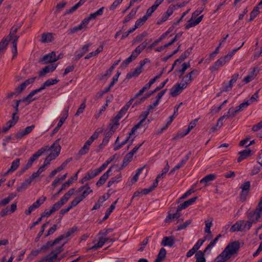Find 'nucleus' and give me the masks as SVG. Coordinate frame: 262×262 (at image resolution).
Segmentation results:
<instances>
[{
	"mask_svg": "<svg viewBox=\"0 0 262 262\" xmlns=\"http://www.w3.org/2000/svg\"><path fill=\"white\" fill-rule=\"evenodd\" d=\"M105 243V241L104 239H103V237L102 236L99 237V241L97 242V243L90 247L89 249L96 250L98 248H101L104 245Z\"/></svg>",
	"mask_w": 262,
	"mask_h": 262,
	"instance_id": "4c0bfd02",
	"label": "nucleus"
},
{
	"mask_svg": "<svg viewBox=\"0 0 262 262\" xmlns=\"http://www.w3.org/2000/svg\"><path fill=\"white\" fill-rule=\"evenodd\" d=\"M251 103L249 102V101H247L241 103L235 110L231 108V112L230 113L231 117H234L237 113L243 111Z\"/></svg>",
	"mask_w": 262,
	"mask_h": 262,
	"instance_id": "6ab92c4d",
	"label": "nucleus"
},
{
	"mask_svg": "<svg viewBox=\"0 0 262 262\" xmlns=\"http://www.w3.org/2000/svg\"><path fill=\"white\" fill-rule=\"evenodd\" d=\"M244 45V42H243L241 46L236 49H233L232 51L229 52L228 54L225 56V58L229 61L231 57L235 54V53Z\"/></svg>",
	"mask_w": 262,
	"mask_h": 262,
	"instance_id": "4d7b16f0",
	"label": "nucleus"
},
{
	"mask_svg": "<svg viewBox=\"0 0 262 262\" xmlns=\"http://www.w3.org/2000/svg\"><path fill=\"white\" fill-rule=\"evenodd\" d=\"M193 17L192 16L191 18L188 20V24L185 25V29H189V28L193 27L198 25L202 21L203 18V15L199 16L195 19H193Z\"/></svg>",
	"mask_w": 262,
	"mask_h": 262,
	"instance_id": "4be33fe9",
	"label": "nucleus"
},
{
	"mask_svg": "<svg viewBox=\"0 0 262 262\" xmlns=\"http://www.w3.org/2000/svg\"><path fill=\"white\" fill-rule=\"evenodd\" d=\"M57 66L56 64L52 63L45 67L39 72V77H44L47 73L53 72L57 68Z\"/></svg>",
	"mask_w": 262,
	"mask_h": 262,
	"instance_id": "a211bd4d",
	"label": "nucleus"
},
{
	"mask_svg": "<svg viewBox=\"0 0 262 262\" xmlns=\"http://www.w3.org/2000/svg\"><path fill=\"white\" fill-rule=\"evenodd\" d=\"M47 147H42L40 149L38 150L34 154H33L31 158L28 160L27 164L22 168L20 174L23 173L26 170L31 167L33 162L39 157L45 151H47Z\"/></svg>",
	"mask_w": 262,
	"mask_h": 262,
	"instance_id": "20e7f679",
	"label": "nucleus"
},
{
	"mask_svg": "<svg viewBox=\"0 0 262 262\" xmlns=\"http://www.w3.org/2000/svg\"><path fill=\"white\" fill-rule=\"evenodd\" d=\"M250 188V182L249 181H246L244 182L240 187L242 191L241 193V199L243 201L246 200V196L249 193Z\"/></svg>",
	"mask_w": 262,
	"mask_h": 262,
	"instance_id": "4468645a",
	"label": "nucleus"
},
{
	"mask_svg": "<svg viewBox=\"0 0 262 262\" xmlns=\"http://www.w3.org/2000/svg\"><path fill=\"white\" fill-rule=\"evenodd\" d=\"M174 243L175 241L173 236H165L162 241L161 244L164 246L171 247Z\"/></svg>",
	"mask_w": 262,
	"mask_h": 262,
	"instance_id": "a878e982",
	"label": "nucleus"
},
{
	"mask_svg": "<svg viewBox=\"0 0 262 262\" xmlns=\"http://www.w3.org/2000/svg\"><path fill=\"white\" fill-rule=\"evenodd\" d=\"M143 168H144V167L138 168L136 170V174H135V176L133 177V178L132 179V182L133 183H135V182H136L138 181L139 176L140 174V173H141V171H142V170L143 169Z\"/></svg>",
	"mask_w": 262,
	"mask_h": 262,
	"instance_id": "680f3d73",
	"label": "nucleus"
},
{
	"mask_svg": "<svg viewBox=\"0 0 262 262\" xmlns=\"http://www.w3.org/2000/svg\"><path fill=\"white\" fill-rule=\"evenodd\" d=\"M180 211L178 210V207L177 209L176 212L172 214H169L168 216L166 217V221H171L172 220H173L174 219H178L180 215Z\"/></svg>",
	"mask_w": 262,
	"mask_h": 262,
	"instance_id": "8fccbe9b",
	"label": "nucleus"
},
{
	"mask_svg": "<svg viewBox=\"0 0 262 262\" xmlns=\"http://www.w3.org/2000/svg\"><path fill=\"white\" fill-rule=\"evenodd\" d=\"M147 20L146 16H143L142 18H140L137 20L135 23V28H139L142 26L144 23Z\"/></svg>",
	"mask_w": 262,
	"mask_h": 262,
	"instance_id": "13d9d810",
	"label": "nucleus"
},
{
	"mask_svg": "<svg viewBox=\"0 0 262 262\" xmlns=\"http://www.w3.org/2000/svg\"><path fill=\"white\" fill-rule=\"evenodd\" d=\"M151 86V85L148 82L147 83V84H146L140 91L139 92L137 93L135 96H134V98H133L132 99H134V100L136 99L137 97H138L139 96H141V95H142L143 94V93L146 91V90H148V89H150V86Z\"/></svg>",
	"mask_w": 262,
	"mask_h": 262,
	"instance_id": "49530a36",
	"label": "nucleus"
},
{
	"mask_svg": "<svg viewBox=\"0 0 262 262\" xmlns=\"http://www.w3.org/2000/svg\"><path fill=\"white\" fill-rule=\"evenodd\" d=\"M104 9V7H101L99 9H98L97 11L95 12L94 13H91L89 15V17L90 18V19H95L98 16H101L103 13V11Z\"/></svg>",
	"mask_w": 262,
	"mask_h": 262,
	"instance_id": "c03bdc74",
	"label": "nucleus"
},
{
	"mask_svg": "<svg viewBox=\"0 0 262 262\" xmlns=\"http://www.w3.org/2000/svg\"><path fill=\"white\" fill-rule=\"evenodd\" d=\"M74 191V188H73L70 189L58 202L62 206L69 200L71 196L73 194Z\"/></svg>",
	"mask_w": 262,
	"mask_h": 262,
	"instance_id": "393cba45",
	"label": "nucleus"
},
{
	"mask_svg": "<svg viewBox=\"0 0 262 262\" xmlns=\"http://www.w3.org/2000/svg\"><path fill=\"white\" fill-rule=\"evenodd\" d=\"M16 196V194L12 193L8 197L0 201V206H5L9 204L10 202Z\"/></svg>",
	"mask_w": 262,
	"mask_h": 262,
	"instance_id": "58836bf2",
	"label": "nucleus"
},
{
	"mask_svg": "<svg viewBox=\"0 0 262 262\" xmlns=\"http://www.w3.org/2000/svg\"><path fill=\"white\" fill-rule=\"evenodd\" d=\"M212 218H210L205 221V227L204 228V231L205 233H210V232H211L210 228L212 226Z\"/></svg>",
	"mask_w": 262,
	"mask_h": 262,
	"instance_id": "09e8293b",
	"label": "nucleus"
},
{
	"mask_svg": "<svg viewBox=\"0 0 262 262\" xmlns=\"http://www.w3.org/2000/svg\"><path fill=\"white\" fill-rule=\"evenodd\" d=\"M91 192H92V190L88 186V187H86V188L83 191L82 194L78 196L82 201Z\"/></svg>",
	"mask_w": 262,
	"mask_h": 262,
	"instance_id": "6e6d98bb",
	"label": "nucleus"
},
{
	"mask_svg": "<svg viewBox=\"0 0 262 262\" xmlns=\"http://www.w3.org/2000/svg\"><path fill=\"white\" fill-rule=\"evenodd\" d=\"M103 45H101L97 49L94 51V52H92L90 53H89L85 57V59H90V58H91L93 56H96V55H97L99 53H101L102 51H103Z\"/></svg>",
	"mask_w": 262,
	"mask_h": 262,
	"instance_id": "ea45409f",
	"label": "nucleus"
},
{
	"mask_svg": "<svg viewBox=\"0 0 262 262\" xmlns=\"http://www.w3.org/2000/svg\"><path fill=\"white\" fill-rule=\"evenodd\" d=\"M138 8H139V7L133 9L131 10V11L130 12V13L125 17V18L124 19V20L123 21V23L124 24L126 23L128 21H129L130 19L135 18V17L136 15L137 12L138 10Z\"/></svg>",
	"mask_w": 262,
	"mask_h": 262,
	"instance_id": "2f4dec72",
	"label": "nucleus"
},
{
	"mask_svg": "<svg viewBox=\"0 0 262 262\" xmlns=\"http://www.w3.org/2000/svg\"><path fill=\"white\" fill-rule=\"evenodd\" d=\"M98 137V133L96 132L91 136V137L85 142L83 147L79 151L80 155H84L88 152L90 146L93 143L94 140L97 139Z\"/></svg>",
	"mask_w": 262,
	"mask_h": 262,
	"instance_id": "39448f33",
	"label": "nucleus"
},
{
	"mask_svg": "<svg viewBox=\"0 0 262 262\" xmlns=\"http://www.w3.org/2000/svg\"><path fill=\"white\" fill-rule=\"evenodd\" d=\"M205 253L202 251H199L195 255L196 258L195 262H206V259L204 257Z\"/></svg>",
	"mask_w": 262,
	"mask_h": 262,
	"instance_id": "a18cd8bd",
	"label": "nucleus"
},
{
	"mask_svg": "<svg viewBox=\"0 0 262 262\" xmlns=\"http://www.w3.org/2000/svg\"><path fill=\"white\" fill-rule=\"evenodd\" d=\"M13 106L15 109V112L12 114V118L11 120L8 121L6 125L2 127L1 131H0L1 133H6L16 123V120H15V118L16 115V104L15 105L13 104Z\"/></svg>",
	"mask_w": 262,
	"mask_h": 262,
	"instance_id": "0eeeda50",
	"label": "nucleus"
},
{
	"mask_svg": "<svg viewBox=\"0 0 262 262\" xmlns=\"http://www.w3.org/2000/svg\"><path fill=\"white\" fill-rule=\"evenodd\" d=\"M12 41L13 58L16 56V27H12L9 34L4 38L0 41V58L5 52L8 43Z\"/></svg>",
	"mask_w": 262,
	"mask_h": 262,
	"instance_id": "f257e3e1",
	"label": "nucleus"
},
{
	"mask_svg": "<svg viewBox=\"0 0 262 262\" xmlns=\"http://www.w3.org/2000/svg\"><path fill=\"white\" fill-rule=\"evenodd\" d=\"M134 101V99H130V100L127 102L126 104L121 108V110L118 112V114L116 115V117L120 119L123 115L126 113L128 108L132 104Z\"/></svg>",
	"mask_w": 262,
	"mask_h": 262,
	"instance_id": "5701e85b",
	"label": "nucleus"
},
{
	"mask_svg": "<svg viewBox=\"0 0 262 262\" xmlns=\"http://www.w3.org/2000/svg\"><path fill=\"white\" fill-rule=\"evenodd\" d=\"M60 140V139H57L50 148H48V146H46L47 147V150H50L51 151L50 154L52 155L54 157L56 158L59 155L61 150V146L59 144Z\"/></svg>",
	"mask_w": 262,
	"mask_h": 262,
	"instance_id": "9b49d317",
	"label": "nucleus"
},
{
	"mask_svg": "<svg viewBox=\"0 0 262 262\" xmlns=\"http://www.w3.org/2000/svg\"><path fill=\"white\" fill-rule=\"evenodd\" d=\"M142 69L141 67L139 66V67H137L135 69V70L127 75V77L128 78H130L133 77H137L138 76L140 73L142 72Z\"/></svg>",
	"mask_w": 262,
	"mask_h": 262,
	"instance_id": "f704fd0d",
	"label": "nucleus"
},
{
	"mask_svg": "<svg viewBox=\"0 0 262 262\" xmlns=\"http://www.w3.org/2000/svg\"><path fill=\"white\" fill-rule=\"evenodd\" d=\"M76 231V228H71L66 233L59 236V237H61V238H60V241L64 239L67 238L70 236H71L72 234H73Z\"/></svg>",
	"mask_w": 262,
	"mask_h": 262,
	"instance_id": "3c124183",
	"label": "nucleus"
},
{
	"mask_svg": "<svg viewBox=\"0 0 262 262\" xmlns=\"http://www.w3.org/2000/svg\"><path fill=\"white\" fill-rule=\"evenodd\" d=\"M91 46V44L89 43L83 46L80 49L76 51L75 60H77L81 58L86 52L89 51V47Z\"/></svg>",
	"mask_w": 262,
	"mask_h": 262,
	"instance_id": "aec40b11",
	"label": "nucleus"
},
{
	"mask_svg": "<svg viewBox=\"0 0 262 262\" xmlns=\"http://www.w3.org/2000/svg\"><path fill=\"white\" fill-rule=\"evenodd\" d=\"M166 251L164 248H161L155 262H161L166 256Z\"/></svg>",
	"mask_w": 262,
	"mask_h": 262,
	"instance_id": "72a5a7b5",
	"label": "nucleus"
},
{
	"mask_svg": "<svg viewBox=\"0 0 262 262\" xmlns=\"http://www.w3.org/2000/svg\"><path fill=\"white\" fill-rule=\"evenodd\" d=\"M70 106H68L67 108H66L63 112V114L62 116L60 119L58 124L57 126L61 127L62 125L64 122L66 121V119L68 117L69 115V110Z\"/></svg>",
	"mask_w": 262,
	"mask_h": 262,
	"instance_id": "473e14b6",
	"label": "nucleus"
},
{
	"mask_svg": "<svg viewBox=\"0 0 262 262\" xmlns=\"http://www.w3.org/2000/svg\"><path fill=\"white\" fill-rule=\"evenodd\" d=\"M245 224V221H240L237 222L231 227V230L232 231H243L244 230V224Z\"/></svg>",
	"mask_w": 262,
	"mask_h": 262,
	"instance_id": "7c9ffc66",
	"label": "nucleus"
},
{
	"mask_svg": "<svg viewBox=\"0 0 262 262\" xmlns=\"http://www.w3.org/2000/svg\"><path fill=\"white\" fill-rule=\"evenodd\" d=\"M59 81V80L56 79H49L46 81L43 84L40 86L39 88L37 89L38 91L41 92L42 90H44L46 87L54 85L56 84Z\"/></svg>",
	"mask_w": 262,
	"mask_h": 262,
	"instance_id": "c85d7f7f",
	"label": "nucleus"
},
{
	"mask_svg": "<svg viewBox=\"0 0 262 262\" xmlns=\"http://www.w3.org/2000/svg\"><path fill=\"white\" fill-rule=\"evenodd\" d=\"M136 58L132 56V55L126 58L124 61H123L121 66L122 67H126L128 64H129L133 60H135Z\"/></svg>",
	"mask_w": 262,
	"mask_h": 262,
	"instance_id": "e2e57ef3",
	"label": "nucleus"
},
{
	"mask_svg": "<svg viewBox=\"0 0 262 262\" xmlns=\"http://www.w3.org/2000/svg\"><path fill=\"white\" fill-rule=\"evenodd\" d=\"M58 59L59 57H56L55 52L53 51L48 54L44 55L41 59H39V62L43 64H47L48 63L56 61Z\"/></svg>",
	"mask_w": 262,
	"mask_h": 262,
	"instance_id": "423d86ee",
	"label": "nucleus"
},
{
	"mask_svg": "<svg viewBox=\"0 0 262 262\" xmlns=\"http://www.w3.org/2000/svg\"><path fill=\"white\" fill-rule=\"evenodd\" d=\"M47 198L46 196H42L39 199H37L34 203V205L38 208L43 202L46 200Z\"/></svg>",
	"mask_w": 262,
	"mask_h": 262,
	"instance_id": "774afa93",
	"label": "nucleus"
},
{
	"mask_svg": "<svg viewBox=\"0 0 262 262\" xmlns=\"http://www.w3.org/2000/svg\"><path fill=\"white\" fill-rule=\"evenodd\" d=\"M39 92V91H38V89L34 90L32 91L29 93V94L28 96H27L26 97L23 98L22 99L17 100V107H18L19 104L20 102H24V103H25V105H28L32 101L36 100V98H33V96Z\"/></svg>",
	"mask_w": 262,
	"mask_h": 262,
	"instance_id": "1a4fd4ad",
	"label": "nucleus"
},
{
	"mask_svg": "<svg viewBox=\"0 0 262 262\" xmlns=\"http://www.w3.org/2000/svg\"><path fill=\"white\" fill-rule=\"evenodd\" d=\"M143 50L139 45L132 53V56L136 58Z\"/></svg>",
	"mask_w": 262,
	"mask_h": 262,
	"instance_id": "0e129e2a",
	"label": "nucleus"
},
{
	"mask_svg": "<svg viewBox=\"0 0 262 262\" xmlns=\"http://www.w3.org/2000/svg\"><path fill=\"white\" fill-rule=\"evenodd\" d=\"M197 199V196L193 197L189 199L188 200L184 202V203L180 204L178 206V210H182V209L186 208L190 205H192L194 202H195Z\"/></svg>",
	"mask_w": 262,
	"mask_h": 262,
	"instance_id": "b1692460",
	"label": "nucleus"
},
{
	"mask_svg": "<svg viewBox=\"0 0 262 262\" xmlns=\"http://www.w3.org/2000/svg\"><path fill=\"white\" fill-rule=\"evenodd\" d=\"M36 79V77H32L31 78H29L28 79H27L26 80H25L23 83H22L20 86H19V90L20 92H21L22 91H23L27 85H28L29 84H32L33 83L35 80Z\"/></svg>",
	"mask_w": 262,
	"mask_h": 262,
	"instance_id": "e433bc0d",
	"label": "nucleus"
},
{
	"mask_svg": "<svg viewBox=\"0 0 262 262\" xmlns=\"http://www.w3.org/2000/svg\"><path fill=\"white\" fill-rule=\"evenodd\" d=\"M16 170V160H14L12 163V165L10 167V168H9L7 170V171H6L5 172H4L3 174V176H7V174H8L9 173H11L13 171H14L15 170Z\"/></svg>",
	"mask_w": 262,
	"mask_h": 262,
	"instance_id": "864d4df0",
	"label": "nucleus"
},
{
	"mask_svg": "<svg viewBox=\"0 0 262 262\" xmlns=\"http://www.w3.org/2000/svg\"><path fill=\"white\" fill-rule=\"evenodd\" d=\"M122 177L121 174L120 173L114 177H113L111 179V180L108 181L107 183V187H111L113 184L115 183H117L121 181Z\"/></svg>",
	"mask_w": 262,
	"mask_h": 262,
	"instance_id": "79ce46f5",
	"label": "nucleus"
},
{
	"mask_svg": "<svg viewBox=\"0 0 262 262\" xmlns=\"http://www.w3.org/2000/svg\"><path fill=\"white\" fill-rule=\"evenodd\" d=\"M100 173L97 169H91L87 172L85 176L80 180V183L83 184L85 182L92 179Z\"/></svg>",
	"mask_w": 262,
	"mask_h": 262,
	"instance_id": "ddd939ff",
	"label": "nucleus"
},
{
	"mask_svg": "<svg viewBox=\"0 0 262 262\" xmlns=\"http://www.w3.org/2000/svg\"><path fill=\"white\" fill-rule=\"evenodd\" d=\"M149 114V111L148 110L146 111L143 112L141 113V114L139 116V118H141V120L132 128L130 132L128 134V137L121 143L120 144L119 143V137H117L115 143V146L114 149V150H118L129 141V139L130 138V137L135 134L137 129L140 128L143 123V122L145 121Z\"/></svg>",
	"mask_w": 262,
	"mask_h": 262,
	"instance_id": "7ed1b4c3",
	"label": "nucleus"
},
{
	"mask_svg": "<svg viewBox=\"0 0 262 262\" xmlns=\"http://www.w3.org/2000/svg\"><path fill=\"white\" fill-rule=\"evenodd\" d=\"M168 81V79H166L164 82L161 83L159 86H157L155 90L151 91L150 93L148 94V96H150L151 95H152L156 92L163 88Z\"/></svg>",
	"mask_w": 262,
	"mask_h": 262,
	"instance_id": "bf43d9fd",
	"label": "nucleus"
},
{
	"mask_svg": "<svg viewBox=\"0 0 262 262\" xmlns=\"http://www.w3.org/2000/svg\"><path fill=\"white\" fill-rule=\"evenodd\" d=\"M85 102L86 100H84L83 102L80 104V106L78 108L76 114H75V116H78L80 114H82L85 108Z\"/></svg>",
	"mask_w": 262,
	"mask_h": 262,
	"instance_id": "052dcab7",
	"label": "nucleus"
},
{
	"mask_svg": "<svg viewBox=\"0 0 262 262\" xmlns=\"http://www.w3.org/2000/svg\"><path fill=\"white\" fill-rule=\"evenodd\" d=\"M216 178V175L214 173L207 174L200 180V183H204L205 185H207L209 182L213 181Z\"/></svg>",
	"mask_w": 262,
	"mask_h": 262,
	"instance_id": "c756f323",
	"label": "nucleus"
},
{
	"mask_svg": "<svg viewBox=\"0 0 262 262\" xmlns=\"http://www.w3.org/2000/svg\"><path fill=\"white\" fill-rule=\"evenodd\" d=\"M231 108H230L228 112L224 114L223 116H222V117H221L217 120V123H216V125L217 126H219V127H221L223 124V121L224 119L226 118V119H228L229 118L230 116H231Z\"/></svg>",
	"mask_w": 262,
	"mask_h": 262,
	"instance_id": "c9c22d12",
	"label": "nucleus"
},
{
	"mask_svg": "<svg viewBox=\"0 0 262 262\" xmlns=\"http://www.w3.org/2000/svg\"><path fill=\"white\" fill-rule=\"evenodd\" d=\"M229 61L224 56H223L216 61L213 66L210 67L209 70L211 72L218 70L221 67Z\"/></svg>",
	"mask_w": 262,
	"mask_h": 262,
	"instance_id": "f8f14e48",
	"label": "nucleus"
},
{
	"mask_svg": "<svg viewBox=\"0 0 262 262\" xmlns=\"http://www.w3.org/2000/svg\"><path fill=\"white\" fill-rule=\"evenodd\" d=\"M186 88V83H177L176 85H174L172 88L170 90V95L172 97H176L179 95L182 91Z\"/></svg>",
	"mask_w": 262,
	"mask_h": 262,
	"instance_id": "9d476101",
	"label": "nucleus"
},
{
	"mask_svg": "<svg viewBox=\"0 0 262 262\" xmlns=\"http://www.w3.org/2000/svg\"><path fill=\"white\" fill-rule=\"evenodd\" d=\"M133 155L130 153L128 152L124 157L123 162L121 165V168L122 169L124 167L127 166L128 164L132 160Z\"/></svg>",
	"mask_w": 262,
	"mask_h": 262,
	"instance_id": "a19ab883",
	"label": "nucleus"
},
{
	"mask_svg": "<svg viewBox=\"0 0 262 262\" xmlns=\"http://www.w3.org/2000/svg\"><path fill=\"white\" fill-rule=\"evenodd\" d=\"M239 156L237 159V162H240L243 160L247 158L251 155V150L249 149H246L239 152Z\"/></svg>",
	"mask_w": 262,
	"mask_h": 262,
	"instance_id": "cd10ccee",
	"label": "nucleus"
},
{
	"mask_svg": "<svg viewBox=\"0 0 262 262\" xmlns=\"http://www.w3.org/2000/svg\"><path fill=\"white\" fill-rule=\"evenodd\" d=\"M116 167L115 165L112 166L102 176L99 178V180L96 183L97 186H100L105 183L106 180L108 179L109 176L112 174L111 171L113 168Z\"/></svg>",
	"mask_w": 262,
	"mask_h": 262,
	"instance_id": "2eb2a0df",
	"label": "nucleus"
},
{
	"mask_svg": "<svg viewBox=\"0 0 262 262\" xmlns=\"http://www.w3.org/2000/svg\"><path fill=\"white\" fill-rule=\"evenodd\" d=\"M54 40L52 33H43L41 35L40 41L42 43L51 42Z\"/></svg>",
	"mask_w": 262,
	"mask_h": 262,
	"instance_id": "bb28decb",
	"label": "nucleus"
},
{
	"mask_svg": "<svg viewBox=\"0 0 262 262\" xmlns=\"http://www.w3.org/2000/svg\"><path fill=\"white\" fill-rule=\"evenodd\" d=\"M60 238H61V237H58L57 238L55 239L53 242H51V241L48 242L46 245H43L42 246L41 249H48V248L52 247L54 245H55V244L58 243L60 241Z\"/></svg>",
	"mask_w": 262,
	"mask_h": 262,
	"instance_id": "37998d69",
	"label": "nucleus"
},
{
	"mask_svg": "<svg viewBox=\"0 0 262 262\" xmlns=\"http://www.w3.org/2000/svg\"><path fill=\"white\" fill-rule=\"evenodd\" d=\"M67 242V241H65L61 246L57 247L54 251H53L51 253V255H52L53 258H55L56 259L57 258V255L63 250L62 246Z\"/></svg>",
	"mask_w": 262,
	"mask_h": 262,
	"instance_id": "603ef678",
	"label": "nucleus"
},
{
	"mask_svg": "<svg viewBox=\"0 0 262 262\" xmlns=\"http://www.w3.org/2000/svg\"><path fill=\"white\" fill-rule=\"evenodd\" d=\"M143 50L139 45L132 53V56L136 58Z\"/></svg>",
	"mask_w": 262,
	"mask_h": 262,
	"instance_id": "69168bd1",
	"label": "nucleus"
},
{
	"mask_svg": "<svg viewBox=\"0 0 262 262\" xmlns=\"http://www.w3.org/2000/svg\"><path fill=\"white\" fill-rule=\"evenodd\" d=\"M86 0H80V1L67 11V13H71L77 10L80 6L82 5Z\"/></svg>",
	"mask_w": 262,
	"mask_h": 262,
	"instance_id": "de8ad7c7",
	"label": "nucleus"
},
{
	"mask_svg": "<svg viewBox=\"0 0 262 262\" xmlns=\"http://www.w3.org/2000/svg\"><path fill=\"white\" fill-rule=\"evenodd\" d=\"M240 248L238 241H234L229 243L225 249L215 259V262H225L233 255L237 254Z\"/></svg>",
	"mask_w": 262,
	"mask_h": 262,
	"instance_id": "f03ea898",
	"label": "nucleus"
},
{
	"mask_svg": "<svg viewBox=\"0 0 262 262\" xmlns=\"http://www.w3.org/2000/svg\"><path fill=\"white\" fill-rule=\"evenodd\" d=\"M32 183L31 179L28 178L26 179L21 185V186L17 188V191H20L26 189Z\"/></svg>",
	"mask_w": 262,
	"mask_h": 262,
	"instance_id": "5fc2aeb1",
	"label": "nucleus"
},
{
	"mask_svg": "<svg viewBox=\"0 0 262 262\" xmlns=\"http://www.w3.org/2000/svg\"><path fill=\"white\" fill-rule=\"evenodd\" d=\"M247 216L248 219L254 223L262 221V215L256 208L254 210L249 211Z\"/></svg>",
	"mask_w": 262,
	"mask_h": 262,
	"instance_id": "6e6552de",
	"label": "nucleus"
},
{
	"mask_svg": "<svg viewBox=\"0 0 262 262\" xmlns=\"http://www.w3.org/2000/svg\"><path fill=\"white\" fill-rule=\"evenodd\" d=\"M16 210V203H14L9 206H7L5 208H3L0 211V216L4 217L7 215H9L14 212Z\"/></svg>",
	"mask_w": 262,
	"mask_h": 262,
	"instance_id": "dca6fc26",
	"label": "nucleus"
},
{
	"mask_svg": "<svg viewBox=\"0 0 262 262\" xmlns=\"http://www.w3.org/2000/svg\"><path fill=\"white\" fill-rule=\"evenodd\" d=\"M90 20V18L89 16L85 18L79 25L71 29V33H74L80 30L86 28Z\"/></svg>",
	"mask_w": 262,
	"mask_h": 262,
	"instance_id": "f3484780",
	"label": "nucleus"
},
{
	"mask_svg": "<svg viewBox=\"0 0 262 262\" xmlns=\"http://www.w3.org/2000/svg\"><path fill=\"white\" fill-rule=\"evenodd\" d=\"M35 128L34 125L27 126L25 129L17 132V139H21L29 135Z\"/></svg>",
	"mask_w": 262,
	"mask_h": 262,
	"instance_id": "412c9836",
	"label": "nucleus"
},
{
	"mask_svg": "<svg viewBox=\"0 0 262 262\" xmlns=\"http://www.w3.org/2000/svg\"><path fill=\"white\" fill-rule=\"evenodd\" d=\"M82 200L80 199L79 196L76 198L74 199L70 203V205L69 206L71 209H72L73 207H75L77 206L80 202H81Z\"/></svg>",
	"mask_w": 262,
	"mask_h": 262,
	"instance_id": "338daca9",
	"label": "nucleus"
}]
</instances>
